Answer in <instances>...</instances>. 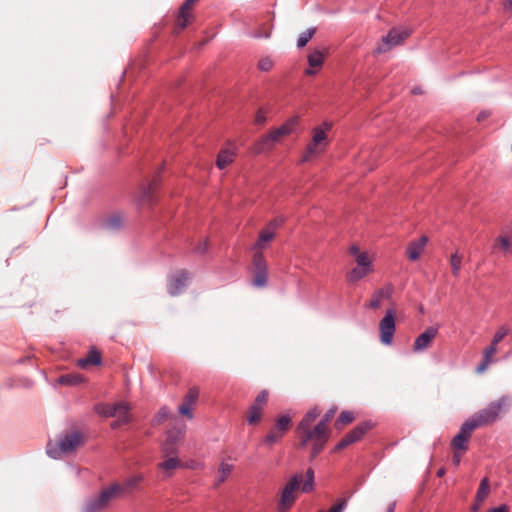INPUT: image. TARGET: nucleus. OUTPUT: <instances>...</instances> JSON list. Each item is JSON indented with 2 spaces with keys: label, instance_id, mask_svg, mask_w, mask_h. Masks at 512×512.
I'll use <instances>...</instances> for the list:
<instances>
[{
  "label": "nucleus",
  "instance_id": "nucleus-35",
  "mask_svg": "<svg viewBox=\"0 0 512 512\" xmlns=\"http://www.w3.org/2000/svg\"><path fill=\"white\" fill-rule=\"evenodd\" d=\"M83 380L79 374H64L58 378V382L62 385H77Z\"/></svg>",
  "mask_w": 512,
  "mask_h": 512
},
{
  "label": "nucleus",
  "instance_id": "nucleus-30",
  "mask_svg": "<svg viewBox=\"0 0 512 512\" xmlns=\"http://www.w3.org/2000/svg\"><path fill=\"white\" fill-rule=\"evenodd\" d=\"M370 272H372V269L364 268L362 266L357 265L347 273V281L357 282L366 277Z\"/></svg>",
  "mask_w": 512,
  "mask_h": 512
},
{
  "label": "nucleus",
  "instance_id": "nucleus-17",
  "mask_svg": "<svg viewBox=\"0 0 512 512\" xmlns=\"http://www.w3.org/2000/svg\"><path fill=\"white\" fill-rule=\"evenodd\" d=\"M438 328L428 327L423 333H421L414 341L413 351L416 353L423 352L429 348L432 341L437 336Z\"/></svg>",
  "mask_w": 512,
  "mask_h": 512
},
{
  "label": "nucleus",
  "instance_id": "nucleus-8",
  "mask_svg": "<svg viewBox=\"0 0 512 512\" xmlns=\"http://www.w3.org/2000/svg\"><path fill=\"white\" fill-rule=\"evenodd\" d=\"M410 32L399 28H392L389 30L387 35L383 36L381 42L374 50L375 55L383 54L392 49L393 47L401 44L408 36Z\"/></svg>",
  "mask_w": 512,
  "mask_h": 512
},
{
  "label": "nucleus",
  "instance_id": "nucleus-5",
  "mask_svg": "<svg viewBox=\"0 0 512 512\" xmlns=\"http://www.w3.org/2000/svg\"><path fill=\"white\" fill-rule=\"evenodd\" d=\"M331 128L332 124L330 122H323L312 129V140L306 147L302 161H308L325 150L327 146V133Z\"/></svg>",
  "mask_w": 512,
  "mask_h": 512
},
{
  "label": "nucleus",
  "instance_id": "nucleus-11",
  "mask_svg": "<svg viewBox=\"0 0 512 512\" xmlns=\"http://www.w3.org/2000/svg\"><path fill=\"white\" fill-rule=\"evenodd\" d=\"M269 392L267 390H261L256 396L253 403L248 409L247 422L250 425L257 424L261 421L263 411L268 403Z\"/></svg>",
  "mask_w": 512,
  "mask_h": 512
},
{
  "label": "nucleus",
  "instance_id": "nucleus-51",
  "mask_svg": "<svg viewBox=\"0 0 512 512\" xmlns=\"http://www.w3.org/2000/svg\"><path fill=\"white\" fill-rule=\"evenodd\" d=\"M349 253L353 256H355V258L357 257V255L359 254H363L364 252H361L359 247L357 245H352L350 246L349 248Z\"/></svg>",
  "mask_w": 512,
  "mask_h": 512
},
{
  "label": "nucleus",
  "instance_id": "nucleus-29",
  "mask_svg": "<svg viewBox=\"0 0 512 512\" xmlns=\"http://www.w3.org/2000/svg\"><path fill=\"white\" fill-rule=\"evenodd\" d=\"M355 420V415L352 411H342L334 422L336 430H342L348 424Z\"/></svg>",
  "mask_w": 512,
  "mask_h": 512
},
{
  "label": "nucleus",
  "instance_id": "nucleus-12",
  "mask_svg": "<svg viewBox=\"0 0 512 512\" xmlns=\"http://www.w3.org/2000/svg\"><path fill=\"white\" fill-rule=\"evenodd\" d=\"M254 278L252 284L255 287H265L268 281L267 263L262 252H255L253 256Z\"/></svg>",
  "mask_w": 512,
  "mask_h": 512
},
{
  "label": "nucleus",
  "instance_id": "nucleus-47",
  "mask_svg": "<svg viewBox=\"0 0 512 512\" xmlns=\"http://www.w3.org/2000/svg\"><path fill=\"white\" fill-rule=\"evenodd\" d=\"M265 122H266V114H265V112L262 109H260L256 113L255 123L257 125H263Z\"/></svg>",
  "mask_w": 512,
  "mask_h": 512
},
{
  "label": "nucleus",
  "instance_id": "nucleus-50",
  "mask_svg": "<svg viewBox=\"0 0 512 512\" xmlns=\"http://www.w3.org/2000/svg\"><path fill=\"white\" fill-rule=\"evenodd\" d=\"M487 512H509V507L506 504H502L498 507L489 509Z\"/></svg>",
  "mask_w": 512,
  "mask_h": 512
},
{
  "label": "nucleus",
  "instance_id": "nucleus-9",
  "mask_svg": "<svg viewBox=\"0 0 512 512\" xmlns=\"http://www.w3.org/2000/svg\"><path fill=\"white\" fill-rule=\"evenodd\" d=\"M121 491H123V487L119 484H113L109 488L102 490L97 497L87 502L85 512H97L102 510L107 506L112 497Z\"/></svg>",
  "mask_w": 512,
  "mask_h": 512
},
{
  "label": "nucleus",
  "instance_id": "nucleus-21",
  "mask_svg": "<svg viewBox=\"0 0 512 512\" xmlns=\"http://www.w3.org/2000/svg\"><path fill=\"white\" fill-rule=\"evenodd\" d=\"M298 124V118L292 117L288 119L284 124L270 131L272 136L275 138L276 142H278L282 137L290 135L295 130V127Z\"/></svg>",
  "mask_w": 512,
  "mask_h": 512
},
{
  "label": "nucleus",
  "instance_id": "nucleus-38",
  "mask_svg": "<svg viewBox=\"0 0 512 512\" xmlns=\"http://www.w3.org/2000/svg\"><path fill=\"white\" fill-rule=\"evenodd\" d=\"M450 265L452 269V273L455 277L459 276L461 265H462V257L458 255V253H454L450 257Z\"/></svg>",
  "mask_w": 512,
  "mask_h": 512
},
{
  "label": "nucleus",
  "instance_id": "nucleus-20",
  "mask_svg": "<svg viewBox=\"0 0 512 512\" xmlns=\"http://www.w3.org/2000/svg\"><path fill=\"white\" fill-rule=\"evenodd\" d=\"M184 429L185 426L183 425L180 429L168 431L167 439L163 446V451L166 455L176 454L177 451L174 445L183 437Z\"/></svg>",
  "mask_w": 512,
  "mask_h": 512
},
{
  "label": "nucleus",
  "instance_id": "nucleus-31",
  "mask_svg": "<svg viewBox=\"0 0 512 512\" xmlns=\"http://www.w3.org/2000/svg\"><path fill=\"white\" fill-rule=\"evenodd\" d=\"M490 492V484L488 478H483L476 492V502H483Z\"/></svg>",
  "mask_w": 512,
  "mask_h": 512
},
{
  "label": "nucleus",
  "instance_id": "nucleus-4",
  "mask_svg": "<svg viewBox=\"0 0 512 512\" xmlns=\"http://www.w3.org/2000/svg\"><path fill=\"white\" fill-rule=\"evenodd\" d=\"M508 399L501 397L497 401L490 402L486 408L479 410L466 421L476 430L479 427L494 423L507 406Z\"/></svg>",
  "mask_w": 512,
  "mask_h": 512
},
{
  "label": "nucleus",
  "instance_id": "nucleus-28",
  "mask_svg": "<svg viewBox=\"0 0 512 512\" xmlns=\"http://www.w3.org/2000/svg\"><path fill=\"white\" fill-rule=\"evenodd\" d=\"M123 222V216L120 213H114L104 220L103 227L108 230H118L122 227Z\"/></svg>",
  "mask_w": 512,
  "mask_h": 512
},
{
  "label": "nucleus",
  "instance_id": "nucleus-24",
  "mask_svg": "<svg viewBox=\"0 0 512 512\" xmlns=\"http://www.w3.org/2000/svg\"><path fill=\"white\" fill-rule=\"evenodd\" d=\"M275 138L269 132L266 135L262 136L255 144L253 145V152L256 154H261L266 151H270L276 144Z\"/></svg>",
  "mask_w": 512,
  "mask_h": 512
},
{
  "label": "nucleus",
  "instance_id": "nucleus-45",
  "mask_svg": "<svg viewBox=\"0 0 512 512\" xmlns=\"http://www.w3.org/2000/svg\"><path fill=\"white\" fill-rule=\"evenodd\" d=\"M284 222H285V219L283 217H277V218L273 219L272 221H270L266 227L273 229V232H275L279 227H281L283 225Z\"/></svg>",
  "mask_w": 512,
  "mask_h": 512
},
{
  "label": "nucleus",
  "instance_id": "nucleus-36",
  "mask_svg": "<svg viewBox=\"0 0 512 512\" xmlns=\"http://www.w3.org/2000/svg\"><path fill=\"white\" fill-rule=\"evenodd\" d=\"M316 33V28H309L306 31L302 32L297 40L298 48H303L307 45V43L312 39L314 34Z\"/></svg>",
  "mask_w": 512,
  "mask_h": 512
},
{
  "label": "nucleus",
  "instance_id": "nucleus-18",
  "mask_svg": "<svg viewBox=\"0 0 512 512\" xmlns=\"http://www.w3.org/2000/svg\"><path fill=\"white\" fill-rule=\"evenodd\" d=\"M427 242L428 237L425 235L409 242L406 248V255L408 259L411 261H417L420 258L421 254L424 252Z\"/></svg>",
  "mask_w": 512,
  "mask_h": 512
},
{
  "label": "nucleus",
  "instance_id": "nucleus-13",
  "mask_svg": "<svg viewBox=\"0 0 512 512\" xmlns=\"http://www.w3.org/2000/svg\"><path fill=\"white\" fill-rule=\"evenodd\" d=\"M198 397L199 389L197 387L189 388L183 398L182 404L178 407V412L189 420L193 419V409L197 404Z\"/></svg>",
  "mask_w": 512,
  "mask_h": 512
},
{
  "label": "nucleus",
  "instance_id": "nucleus-44",
  "mask_svg": "<svg viewBox=\"0 0 512 512\" xmlns=\"http://www.w3.org/2000/svg\"><path fill=\"white\" fill-rule=\"evenodd\" d=\"M169 415H170L169 409L166 406L161 407L156 415V418H155L156 423L159 424V423H162L163 421L167 420Z\"/></svg>",
  "mask_w": 512,
  "mask_h": 512
},
{
  "label": "nucleus",
  "instance_id": "nucleus-37",
  "mask_svg": "<svg viewBox=\"0 0 512 512\" xmlns=\"http://www.w3.org/2000/svg\"><path fill=\"white\" fill-rule=\"evenodd\" d=\"M338 410V407L336 405H333L330 407L325 414L322 416L320 421L317 424H322L324 429H329V422L334 418L336 412Z\"/></svg>",
  "mask_w": 512,
  "mask_h": 512
},
{
  "label": "nucleus",
  "instance_id": "nucleus-34",
  "mask_svg": "<svg viewBox=\"0 0 512 512\" xmlns=\"http://www.w3.org/2000/svg\"><path fill=\"white\" fill-rule=\"evenodd\" d=\"M180 466V462L176 457H170L163 462L158 464V468L168 472V476H171L170 471L178 468Z\"/></svg>",
  "mask_w": 512,
  "mask_h": 512
},
{
  "label": "nucleus",
  "instance_id": "nucleus-15",
  "mask_svg": "<svg viewBox=\"0 0 512 512\" xmlns=\"http://www.w3.org/2000/svg\"><path fill=\"white\" fill-rule=\"evenodd\" d=\"M160 173L161 171H159L147 185L142 187L139 197L140 204H147L151 206L155 203V192L160 184Z\"/></svg>",
  "mask_w": 512,
  "mask_h": 512
},
{
  "label": "nucleus",
  "instance_id": "nucleus-46",
  "mask_svg": "<svg viewBox=\"0 0 512 512\" xmlns=\"http://www.w3.org/2000/svg\"><path fill=\"white\" fill-rule=\"evenodd\" d=\"M272 65H273V63L269 58L261 59L258 62V68L261 71H269L272 68Z\"/></svg>",
  "mask_w": 512,
  "mask_h": 512
},
{
  "label": "nucleus",
  "instance_id": "nucleus-41",
  "mask_svg": "<svg viewBox=\"0 0 512 512\" xmlns=\"http://www.w3.org/2000/svg\"><path fill=\"white\" fill-rule=\"evenodd\" d=\"M275 235H276V233L273 232V229L265 227L264 229H262L260 231L258 237L261 239L262 242L268 243L274 239Z\"/></svg>",
  "mask_w": 512,
  "mask_h": 512
},
{
  "label": "nucleus",
  "instance_id": "nucleus-54",
  "mask_svg": "<svg viewBox=\"0 0 512 512\" xmlns=\"http://www.w3.org/2000/svg\"><path fill=\"white\" fill-rule=\"evenodd\" d=\"M503 5L505 9H512V0H504Z\"/></svg>",
  "mask_w": 512,
  "mask_h": 512
},
{
  "label": "nucleus",
  "instance_id": "nucleus-42",
  "mask_svg": "<svg viewBox=\"0 0 512 512\" xmlns=\"http://www.w3.org/2000/svg\"><path fill=\"white\" fill-rule=\"evenodd\" d=\"M509 331L510 330L505 326L500 327L497 330V332L494 334L492 343L497 345L499 342H501L504 339L505 336L508 335Z\"/></svg>",
  "mask_w": 512,
  "mask_h": 512
},
{
  "label": "nucleus",
  "instance_id": "nucleus-55",
  "mask_svg": "<svg viewBox=\"0 0 512 512\" xmlns=\"http://www.w3.org/2000/svg\"><path fill=\"white\" fill-rule=\"evenodd\" d=\"M395 507H396V502H392L389 504L386 512H394L395 511Z\"/></svg>",
  "mask_w": 512,
  "mask_h": 512
},
{
  "label": "nucleus",
  "instance_id": "nucleus-53",
  "mask_svg": "<svg viewBox=\"0 0 512 512\" xmlns=\"http://www.w3.org/2000/svg\"><path fill=\"white\" fill-rule=\"evenodd\" d=\"M481 504H482V502H476V500H475V501H474V503H473V504H472V506H471V510H472L473 512H477V511H479V509H480V507H481Z\"/></svg>",
  "mask_w": 512,
  "mask_h": 512
},
{
  "label": "nucleus",
  "instance_id": "nucleus-25",
  "mask_svg": "<svg viewBox=\"0 0 512 512\" xmlns=\"http://www.w3.org/2000/svg\"><path fill=\"white\" fill-rule=\"evenodd\" d=\"M325 51L314 50L308 55V63L310 68L305 70L307 75H314L316 72L312 68H320L324 62Z\"/></svg>",
  "mask_w": 512,
  "mask_h": 512
},
{
  "label": "nucleus",
  "instance_id": "nucleus-26",
  "mask_svg": "<svg viewBox=\"0 0 512 512\" xmlns=\"http://www.w3.org/2000/svg\"><path fill=\"white\" fill-rule=\"evenodd\" d=\"M321 409L319 407H314L310 409L301 419V421L298 423L297 427L298 429H303L307 427H313V423L315 420L320 416Z\"/></svg>",
  "mask_w": 512,
  "mask_h": 512
},
{
  "label": "nucleus",
  "instance_id": "nucleus-3",
  "mask_svg": "<svg viewBox=\"0 0 512 512\" xmlns=\"http://www.w3.org/2000/svg\"><path fill=\"white\" fill-rule=\"evenodd\" d=\"M84 444V435L78 430L61 433L55 442L49 441L46 447L47 454L53 459L75 452Z\"/></svg>",
  "mask_w": 512,
  "mask_h": 512
},
{
  "label": "nucleus",
  "instance_id": "nucleus-10",
  "mask_svg": "<svg viewBox=\"0 0 512 512\" xmlns=\"http://www.w3.org/2000/svg\"><path fill=\"white\" fill-rule=\"evenodd\" d=\"M396 331L395 311L388 309L379 322V337L384 345H391Z\"/></svg>",
  "mask_w": 512,
  "mask_h": 512
},
{
  "label": "nucleus",
  "instance_id": "nucleus-14",
  "mask_svg": "<svg viewBox=\"0 0 512 512\" xmlns=\"http://www.w3.org/2000/svg\"><path fill=\"white\" fill-rule=\"evenodd\" d=\"M474 430L475 429L467 421H465L461 425L459 432L453 437L451 441V447L454 450L467 451L469 439L471 438Z\"/></svg>",
  "mask_w": 512,
  "mask_h": 512
},
{
  "label": "nucleus",
  "instance_id": "nucleus-16",
  "mask_svg": "<svg viewBox=\"0 0 512 512\" xmlns=\"http://www.w3.org/2000/svg\"><path fill=\"white\" fill-rule=\"evenodd\" d=\"M190 279V274L186 270L175 273L168 282V292L171 296L180 294Z\"/></svg>",
  "mask_w": 512,
  "mask_h": 512
},
{
  "label": "nucleus",
  "instance_id": "nucleus-6",
  "mask_svg": "<svg viewBox=\"0 0 512 512\" xmlns=\"http://www.w3.org/2000/svg\"><path fill=\"white\" fill-rule=\"evenodd\" d=\"M292 417L288 414H282L275 418L273 425L264 436L262 443L267 446H272L280 442L288 431L292 428Z\"/></svg>",
  "mask_w": 512,
  "mask_h": 512
},
{
  "label": "nucleus",
  "instance_id": "nucleus-49",
  "mask_svg": "<svg viewBox=\"0 0 512 512\" xmlns=\"http://www.w3.org/2000/svg\"><path fill=\"white\" fill-rule=\"evenodd\" d=\"M208 249V246H207V241L204 240L203 242L199 243L196 247H195V252L196 253H199V254H203L207 251Z\"/></svg>",
  "mask_w": 512,
  "mask_h": 512
},
{
  "label": "nucleus",
  "instance_id": "nucleus-22",
  "mask_svg": "<svg viewBox=\"0 0 512 512\" xmlns=\"http://www.w3.org/2000/svg\"><path fill=\"white\" fill-rule=\"evenodd\" d=\"M102 363V356H101V353L100 351L95 348V347H92L87 356L84 357V358H80L77 360V365L82 368V369H86L88 368L89 366H98Z\"/></svg>",
  "mask_w": 512,
  "mask_h": 512
},
{
  "label": "nucleus",
  "instance_id": "nucleus-40",
  "mask_svg": "<svg viewBox=\"0 0 512 512\" xmlns=\"http://www.w3.org/2000/svg\"><path fill=\"white\" fill-rule=\"evenodd\" d=\"M356 264L358 266H362L364 268L372 269V262L368 256V254L365 252L363 254L357 255L355 258Z\"/></svg>",
  "mask_w": 512,
  "mask_h": 512
},
{
  "label": "nucleus",
  "instance_id": "nucleus-48",
  "mask_svg": "<svg viewBox=\"0 0 512 512\" xmlns=\"http://www.w3.org/2000/svg\"><path fill=\"white\" fill-rule=\"evenodd\" d=\"M267 243L262 242L261 239L258 237L257 241L253 245L252 249L255 250V252H262L261 250L266 247Z\"/></svg>",
  "mask_w": 512,
  "mask_h": 512
},
{
  "label": "nucleus",
  "instance_id": "nucleus-1",
  "mask_svg": "<svg viewBox=\"0 0 512 512\" xmlns=\"http://www.w3.org/2000/svg\"><path fill=\"white\" fill-rule=\"evenodd\" d=\"M314 488V471L308 468L304 476L301 473L293 475L284 486L281 498L278 503V512H287L296 500V492L301 489L302 492H311Z\"/></svg>",
  "mask_w": 512,
  "mask_h": 512
},
{
  "label": "nucleus",
  "instance_id": "nucleus-27",
  "mask_svg": "<svg viewBox=\"0 0 512 512\" xmlns=\"http://www.w3.org/2000/svg\"><path fill=\"white\" fill-rule=\"evenodd\" d=\"M497 352V345L491 343L489 347L484 350L483 359L481 363L477 366V372L483 373L489 364L492 362V356Z\"/></svg>",
  "mask_w": 512,
  "mask_h": 512
},
{
  "label": "nucleus",
  "instance_id": "nucleus-2",
  "mask_svg": "<svg viewBox=\"0 0 512 512\" xmlns=\"http://www.w3.org/2000/svg\"><path fill=\"white\" fill-rule=\"evenodd\" d=\"M301 448L311 445V460L316 458L324 449L330 437V430L324 429L322 424L303 429L296 428Z\"/></svg>",
  "mask_w": 512,
  "mask_h": 512
},
{
  "label": "nucleus",
  "instance_id": "nucleus-39",
  "mask_svg": "<svg viewBox=\"0 0 512 512\" xmlns=\"http://www.w3.org/2000/svg\"><path fill=\"white\" fill-rule=\"evenodd\" d=\"M115 404H99L96 406V412L104 417L114 416Z\"/></svg>",
  "mask_w": 512,
  "mask_h": 512
},
{
  "label": "nucleus",
  "instance_id": "nucleus-7",
  "mask_svg": "<svg viewBox=\"0 0 512 512\" xmlns=\"http://www.w3.org/2000/svg\"><path fill=\"white\" fill-rule=\"evenodd\" d=\"M374 427V423L370 420L363 421L357 424L351 431L346 433L344 437L335 445L334 451H340L348 446L358 442L363 438V436L372 430Z\"/></svg>",
  "mask_w": 512,
  "mask_h": 512
},
{
  "label": "nucleus",
  "instance_id": "nucleus-32",
  "mask_svg": "<svg viewBox=\"0 0 512 512\" xmlns=\"http://www.w3.org/2000/svg\"><path fill=\"white\" fill-rule=\"evenodd\" d=\"M232 470H233V465L226 463V462H221L219 469H218L216 485H220L221 483L225 482V480L231 474Z\"/></svg>",
  "mask_w": 512,
  "mask_h": 512
},
{
  "label": "nucleus",
  "instance_id": "nucleus-19",
  "mask_svg": "<svg viewBox=\"0 0 512 512\" xmlns=\"http://www.w3.org/2000/svg\"><path fill=\"white\" fill-rule=\"evenodd\" d=\"M116 420L111 424L113 429L120 427L121 425L127 424L131 420L130 407L124 402L115 404L114 416Z\"/></svg>",
  "mask_w": 512,
  "mask_h": 512
},
{
  "label": "nucleus",
  "instance_id": "nucleus-52",
  "mask_svg": "<svg viewBox=\"0 0 512 512\" xmlns=\"http://www.w3.org/2000/svg\"><path fill=\"white\" fill-rule=\"evenodd\" d=\"M460 461H461V455L458 454L457 452L454 453L453 455V462L456 466H458L460 464Z\"/></svg>",
  "mask_w": 512,
  "mask_h": 512
},
{
  "label": "nucleus",
  "instance_id": "nucleus-43",
  "mask_svg": "<svg viewBox=\"0 0 512 512\" xmlns=\"http://www.w3.org/2000/svg\"><path fill=\"white\" fill-rule=\"evenodd\" d=\"M144 479V476L142 474H137V475H134L128 479L125 480L124 482V486L126 488H131V487H134L136 486L138 483H140L141 481H143Z\"/></svg>",
  "mask_w": 512,
  "mask_h": 512
},
{
  "label": "nucleus",
  "instance_id": "nucleus-57",
  "mask_svg": "<svg viewBox=\"0 0 512 512\" xmlns=\"http://www.w3.org/2000/svg\"><path fill=\"white\" fill-rule=\"evenodd\" d=\"M488 115L484 112L480 113L477 117L478 121H481L482 119L486 118Z\"/></svg>",
  "mask_w": 512,
  "mask_h": 512
},
{
  "label": "nucleus",
  "instance_id": "nucleus-23",
  "mask_svg": "<svg viewBox=\"0 0 512 512\" xmlns=\"http://www.w3.org/2000/svg\"><path fill=\"white\" fill-rule=\"evenodd\" d=\"M236 156V147H226L219 151L216 159V165L219 169H224L230 165Z\"/></svg>",
  "mask_w": 512,
  "mask_h": 512
},
{
  "label": "nucleus",
  "instance_id": "nucleus-33",
  "mask_svg": "<svg viewBox=\"0 0 512 512\" xmlns=\"http://www.w3.org/2000/svg\"><path fill=\"white\" fill-rule=\"evenodd\" d=\"M385 297H389V292L385 291L384 289H380L376 291L370 301L368 306L372 309H378L381 306L382 299Z\"/></svg>",
  "mask_w": 512,
  "mask_h": 512
},
{
  "label": "nucleus",
  "instance_id": "nucleus-56",
  "mask_svg": "<svg viewBox=\"0 0 512 512\" xmlns=\"http://www.w3.org/2000/svg\"><path fill=\"white\" fill-rule=\"evenodd\" d=\"M445 475V469L444 468H440L438 471H437V476L438 477H443Z\"/></svg>",
  "mask_w": 512,
  "mask_h": 512
}]
</instances>
